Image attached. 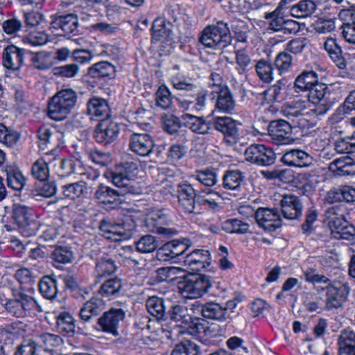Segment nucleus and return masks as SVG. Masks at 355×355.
Returning <instances> with one entry per match:
<instances>
[{"instance_id": "f257e3e1", "label": "nucleus", "mask_w": 355, "mask_h": 355, "mask_svg": "<svg viewBox=\"0 0 355 355\" xmlns=\"http://www.w3.org/2000/svg\"><path fill=\"white\" fill-rule=\"evenodd\" d=\"M198 41L205 48L214 50L226 48L232 41L228 24L220 20L207 25L200 32Z\"/></svg>"}, {"instance_id": "f03ea898", "label": "nucleus", "mask_w": 355, "mask_h": 355, "mask_svg": "<svg viewBox=\"0 0 355 355\" xmlns=\"http://www.w3.org/2000/svg\"><path fill=\"white\" fill-rule=\"evenodd\" d=\"M137 173V164L132 162H127L117 165L114 169L107 170L104 176L114 186L124 189L127 193L138 194L139 188L135 185L133 181Z\"/></svg>"}, {"instance_id": "7ed1b4c3", "label": "nucleus", "mask_w": 355, "mask_h": 355, "mask_svg": "<svg viewBox=\"0 0 355 355\" xmlns=\"http://www.w3.org/2000/svg\"><path fill=\"white\" fill-rule=\"evenodd\" d=\"M77 101L78 94L73 89L58 91L49 102L48 116L55 121L64 119L75 107Z\"/></svg>"}, {"instance_id": "20e7f679", "label": "nucleus", "mask_w": 355, "mask_h": 355, "mask_svg": "<svg viewBox=\"0 0 355 355\" xmlns=\"http://www.w3.org/2000/svg\"><path fill=\"white\" fill-rule=\"evenodd\" d=\"M308 97L315 105L310 111L317 116L326 114L337 101V94L333 87L322 83L315 85Z\"/></svg>"}, {"instance_id": "39448f33", "label": "nucleus", "mask_w": 355, "mask_h": 355, "mask_svg": "<svg viewBox=\"0 0 355 355\" xmlns=\"http://www.w3.org/2000/svg\"><path fill=\"white\" fill-rule=\"evenodd\" d=\"M180 294L185 298L196 299L208 293L211 283L205 275H191L178 282Z\"/></svg>"}, {"instance_id": "423d86ee", "label": "nucleus", "mask_w": 355, "mask_h": 355, "mask_svg": "<svg viewBox=\"0 0 355 355\" xmlns=\"http://www.w3.org/2000/svg\"><path fill=\"white\" fill-rule=\"evenodd\" d=\"M6 309L17 318L36 314L42 311L40 305L31 296L23 293H14L13 298L9 299L5 304Z\"/></svg>"}, {"instance_id": "0eeeda50", "label": "nucleus", "mask_w": 355, "mask_h": 355, "mask_svg": "<svg viewBox=\"0 0 355 355\" xmlns=\"http://www.w3.org/2000/svg\"><path fill=\"white\" fill-rule=\"evenodd\" d=\"M12 216L24 235L31 236L36 234L40 223L35 219L34 211L31 208L22 205H15Z\"/></svg>"}, {"instance_id": "6e6552de", "label": "nucleus", "mask_w": 355, "mask_h": 355, "mask_svg": "<svg viewBox=\"0 0 355 355\" xmlns=\"http://www.w3.org/2000/svg\"><path fill=\"white\" fill-rule=\"evenodd\" d=\"M264 19L268 21V30L280 33L283 35L295 34L300 30L298 22L286 19L283 16L282 11L277 8L272 12H266Z\"/></svg>"}, {"instance_id": "1a4fd4ad", "label": "nucleus", "mask_w": 355, "mask_h": 355, "mask_svg": "<svg viewBox=\"0 0 355 355\" xmlns=\"http://www.w3.org/2000/svg\"><path fill=\"white\" fill-rule=\"evenodd\" d=\"M178 207L184 214L199 213L196 192L192 184L183 182L177 185Z\"/></svg>"}, {"instance_id": "9d476101", "label": "nucleus", "mask_w": 355, "mask_h": 355, "mask_svg": "<svg viewBox=\"0 0 355 355\" xmlns=\"http://www.w3.org/2000/svg\"><path fill=\"white\" fill-rule=\"evenodd\" d=\"M125 317V312L121 308H111L97 319L96 329L117 336L119 324Z\"/></svg>"}, {"instance_id": "9b49d317", "label": "nucleus", "mask_w": 355, "mask_h": 355, "mask_svg": "<svg viewBox=\"0 0 355 355\" xmlns=\"http://www.w3.org/2000/svg\"><path fill=\"white\" fill-rule=\"evenodd\" d=\"M268 140L277 146L288 144L294 141L291 125L283 119L270 122L268 126Z\"/></svg>"}, {"instance_id": "f8f14e48", "label": "nucleus", "mask_w": 355, "mask_h": 355, "mask_svg": "<svg viewBox=\"0 0 355 355\" xmlns=\"http://www.w3.org/2000/svg\"><path fill=\"white\" fill-rule=\"evenodd\" d=\"M114 189L102 183L97 185L94 192V198L99 203L108 206L110 209L118 207L121 202V197L128 193L121 187Z\"/></svg>"}, {"instance_id": "ddd939ff", "label": "nucleus", "mask_w": 355, "mask_h": 355, "mask_svg": "<svg viewBox=\"0 0 355 355\" xmlns=\"http://www.w3.org/2000/svg\"><path fill=\"white\" fill-rule=\"evenodd\" d=\"M256 222L259 227L267 232H274L282 225L277 208L259 207L257 209Z\"/></svg>"}, {"instance_id": "4468645a", "label": "nucleus", "mask_w": 355, "mask_h": 355, "mask_svg": "<svg viewBox=\"0 0 355 355\" xmlns=\"http://www.w3.org/2000/svg\"><path fill=\"white\" fill-rule=\"evenodd\" d=\"M326 307L328 310L341 307L346 302L349 293L347 284L340 282L327 284Z\"/></svg>"}, {"instance_id": "2eb2a0df", "label": "nucleus", "mask_w": 355, "mask_h": 355, "mask_svg": "<svg viewBox=\"0 0 355 355\" xmlns=\"http://www.w3.org/2000/svg\"><path fill=\"white\" fill-rule=\"evenodd\" d=\"M119 130L118 123L110 119H101L95 128L94 136L98 143L107 145L116 140Z\"/></svg>"}, {"instance_id": "dca6fc26", "label": "nucleus", "mask_w": 355, "mask_h": 355, "mask_svg": "<svg viewBox=\"0 0 355 355\" xmlns=\"http://www.w3.org/2000/svg\"><path fill=\"white\" fill-rule=\"evenodd\" d=\"M240 123L229 116H218L214 118L213 125L220 132L229 144L236 143L239 139V125Z\"/></svg>"}, {"instance_id": "f3484780", "label": "nucleus", "mask_w": 355, "mask_h": 355, "mask_svg": "<svg viewBox=\"0 0 355 355\" xmlns=\"http://www.w3.org/2000/svg\"><path fill=\"white\" fill-rule=\"evenodd\" d=\"M155 147L153 138L147 133H133L129 139V148L135 154L149 156Z\"/></svg>"}, {"instance_id": "a211bd4d", "label": "nucleus", "mask_w": 355, "mask_h": 355, "mask_svg": "<svg viewBox=\"0 0 355 355\" xmlns=\"http://www.w3.org/2000/svg\"><path fill=\"white\" fill-rule=\"evenodd\" d=\"M39 139V147L42 150L51 149V150L59 147L63 144V135L54 128H49L46 125L40 127L37 132Z\"/></svg>"}, {"instance_id": "6ab92c4d", "label": "nucleus", "mask_w": 355, "mask_h": 355, "mask_svg": "<svg viewBox=\"0 0 355 355\" xmlns=\"http://www.w3.org/2000/svg\"><path fill=\"white\" fill-rule=\"evenodd\" d=\"M192 306L193 309L200 312L206 319L223 322L230 318V313L227 312L223 306L219 303L209 302L201 304L196 302L192 304Z\"/></svg>"}, {"instance_id": "aec40b11", "label": "nucleus", "mask_w": 355, "mask_h": 355, "mask_svg": "<svg viewBox=\"0 0 355 355\" xmlns=\"http://www.w3.org/2000/svg\"><path fill=\"white\" fill-rule=\"evenodd\" d=\"M185 266L193 271H200L211 264V254L208 250L196 249L182 257Z\"/></svg>"}, {"instance_id": "412c9836", "label": "nucleus", "mask_w": 355, "mask_h": 355, "mask_svg": "<svg viewBox=\"0 0 355 355\" xmlns=\"http://www.w3.org/2000/svg\"><path fill=\"white\" fill-rule=\"evenodd\" d=\"M209 96L211 100H215V108L219 112L231 114L234 110L236 101L227 87L218 91H211Z\"/></svg>"}, {"instance_id": "4be33fe9", "label": "nucleus", "mask_w": 355, "mask_h": 355, "mask_svg": "<svg viewBox=\"0 0 355 355\" xmlns=\"http://www.w3.org/2000/svg\"><path fill=\"white\" fill-rule=\"evenodd\" d=\"M191 245L189 239L173 240L163 245L157 251V256L164 260L173 259L183 256Z\"/></svg>"}, {"instance_id": "5701e85b", "label": "nucleus", "mask_w": 355, "mask_h": 355, "mask_svg": "<svg viewBox=\"0 0 355 355\" xmlns=\"http://www.w3.org/2000/svg\"><path fill=\"white\" fill-rule=\"evenodd\" d=\"M168 217L162 211H157L151 214L145 220L148 230L154 233L171 236L176 233V231L171 228H167L164 225L167 224Z\"/></svg>"}, {"instance_id": "b1692460", "label": "nucleus", "mask_w": 355, "mask_h": 355, "mask_svg": "<svg viewBox=\"0 0 355 355\" xmlns=\"http://www.w3.org/2000/svg\"><path fill=\"white\" fill-rule=\"evenodd\" d=\"M25 50L15 45H8L3 51V65L11 70H19L24 60Z\"/></svg>"}, {"instance_id": "393cba45", "label": "nucleus", "mask_w": 355, "mask_h": 355, "mask_svg": "<svg viewBox=\"0 0 355 355\" xmlns=\"http://www.w3.org/2000/svg\"><path fill=\"white\" fill-rule=\"evenodd\" d=\"M105 309L103 300L93 297L84 303L79 311V317L83 322H90L94 318L99 315Z\"/></svg>"}, {"instance_id": "a878e982", "label": "nucleus", "mask_w": 355, "mask_h": 355, "mask_svg": "<svg viewBox=\"0 0 355 355\" xmlns=\"http://www.w3.org/2000/svg\"><path fill=\"white\" fill-rule=\"evenodd\" d=\"M280 204L283 216L286 219H297L302 214V204L300 198L296 196H284L281 200Z\"/></svg>"}, {"instance_id": "bb28decb", "label": "nucleus", "mask_w": 355, "mask_h": 355, "mask_svg": "<svg viewBox=\"0 0 355 355\" xmlns=\"http://www.w3.org/2000/svg\"><path fill=\"white\" fill-rule=\"evenodd\" d=\"M110 107L107 101L100 97H92L87 102V114L92 119H110Z\"/></svg>"}, {"instance_id": "cd10ccee", "label": "nucleus", "mask_w": 355, "mask_h": 355, "mask_svg": "<svg viewBox=\"0 0 355 355\" xmlns=\"http://www.w3.org/2000/svg\"><path fill=\"white\" fill-rule=\"evenodd\" d=\"M282 161L287 166L302 168L312 165L313 158L304 150L292 149L283 155Z\"/></svg>"}, {"instance_id": "c85d7f7f", "label": "nucleus", "mask_w": 355, "mask_h": 355, "mask_svg": "<svg viewBox=\"0 0 355 355\" xmlns=\"http://www.w3.org/2000/svg\"><path fill=\"white\" fill-rule=\"evenodd\" d=\"M118 268L114 257L108 254H103L96 259L94 276L100 279L107 275L114 273Z\"/></svg>"}, {"instance_id": "c756f323", "label": "nucleus", "mask_w": 355, "mask_h": 355, "mask_svg": "<svg viewBox=\"0 0 355 355\" xmlns=\"http://www.w3.org/2000/svg\"><path fill=\"white\" fill-rule=\"evenodd\" d=\"M1 177L6 179L8 187L17 191L24 187L26 180L17 167L8 165L1 170Z\"/></svg>"}, {"instance_id": "7c9ffc66", "label": "nucleus", "mask_w": 355, "mask_h": 355, "mask_svg": "<svg viewBox=\"0 0 355 355\" xmlns=\"http://www.w3.org/2000/svg\"><path fill=\"white\" fill-rule=\"evenodd\" d=\"M329 169L335 175H352L355 174V162L349 156L341 157L331 162Z\"/></svg>"}, {"instance_id": "2f4dec72", "label": "nucleus", "mask_w": 355, "mask_h": 355, "mask_svg": "<svg viewBox=\"0 0 355 355\" xmlns=\"http://www.w3.org/2000/svg\"><path fill=\"white\" fill-rule=\"evenodd\" d=\"M318 74L313 70L303 71L297 76L294 82V87L297 92H309L311 93L312 89L319 84Z\"/></svg>"}, {"instance_id": "473e14b6", "label": "nucleus", "mask_w": 355, "mask_h": 355, "mask_svg": "<svg viewBox=\"0 0 355 355\" xmlns=\"http://www.w3.org/2000/svg\"><path fill=\"white\" fill-rule=\"evenodd\" d=\"M182 119L184 125L195 133L205 135L209 133L211 129V124L202 117L184 114L182 116Z\"/></svg>"}, {"instance_id": "72a5a7b5", "label": "nucleus", "mask_w": 355, "mask_h": 355, "mask_svg": "<svg viewBox=\"0 0 355 355\" xmlns=\"http://www.w3.org/2000/svg\"><path fill=\"white\" fill-rule=\"evenodd\" d=\"M339 355H355V332L343 329L338 338Z\"/></svg>"}, {"instance_id": "f704fd0d", "label": "nucleus", "mask_w": 355, "mask_h": 355, "mask_svg": "<svg viewBox=\"0 0 355 355\" xmlns=\"http://www.w3.org/2000/svg\"><path fill=\"white\" fill-rule=\"evenodd\" d=\"M123 287V281L119 277H113L103 283L98 290V293L103 297L110 300L120 296Z\"/></svg>"}, {"instance_id": "c9c22d12", "label": "nucleus", "mask_w": 355, "mask_h": 355, "mask_svg": "<svg viewBox=\"0 0 355 355\" xmlns=\"http://www.w3.org/2000/svg\"><path fill=\"white\" fill-rule=\"evenodd\" d=\"M116 69L110 62L102 61L90 66L87 69V75L93 78H113Z\"/></svg>"}, {"instance_id": "e433bc0d", "label": "nucleus", "mask_w": 355, "mask_h": 355, "mask_svg": "<svg viewBox=\"0 0 355 355\" xmlns=\"http://www.w3.org/2000/svg\"><path fill=\"white\" fill-rule=\"evenodd\" d=\"M78 24V19L73 14L60 15L51 22L53 28L60 29L64 35H69L76 31Z\"/></svg>"}, {"instance_id": "4c0bfd02", "label": "nucleus", "mask_w": 355, "mask_h": 355, "mask_svg": "<svg viewBox=\"0 0 355 355\" xmlns=\"http://www.w3.org/2000/svg\"><path fill=\"white\" fill-rule=\"evenodd\" d=\"M62 194L65 198L75 200L87 193V184L83 181L68 183L61 186Z\"/></svg>"}, {"instance_id": "58836bf2", "label": "nucleus", "mask_w": 355, "mask_h": 355, "mask_svg": "<svg viewBox=\"0 0 355 355\" xmlns=\"http://www.w3.org/2000/svg\"><path fill=\"white\" fill-rule=\"evenodd\" d=\"M317 5L312 0H301L292 5L290 14L295 18H306L311 17L316 10Z\"/></svg>"}, {"instance_id": "ea45409f", "label": "nucleus", "mask_w": 355, "mask_h": 355, "mask_svg": "<svg viewBox=\"0 0 355 355\" xmlns=\"http://www.w3.org/2000/svg\"><path fill=\"white\" fill-rule=\"evenodd\" d=\"M152 40L159 41L170 37L172 33V24L163 17L156 18L151 27Z\"/></svg>"}, {"instance_id": "a19ab883", "label": "nucleus", "mask_w": 355, "mask_h": 355, "mask_svg": "<svg viewBox=\"0 0 355 355\" xmlns=\"http://www.w3.org/2000/svg\"><path fill=\"white\" fill-rule=\"evenodd\" d=\"M148 312L157 320H164L166 317L164 300L157 296L149 297L146 302Z\"/></svg>"}, {"instance_id": "79ce46f5", "label": "nucleus", "mask_w": 355, "mask_h": 355, "mask_svg": "<svg viewBox=\"0 0 355 355\" xmlns=\"http://www.w3.org/2000/svg\"><path fill=\"white\" fill-rule=\"evenodd\" d=\"M324 48L337 67L340 69L345 68L346 61L342 55L341 48L334 38H327L324 43Z\"/></svg>"}, {"instance_id": "37998d69", "label": "nucleus", "mask_w": 355, "mask_h": 355, "mask_svg": "<svg viewBox=\"0 0 355 355\" xmlns=\"http://www.w3.org/2000/svg\"><path fill=\"white\" fill-rule=\"evenodd\" d=\"M209 92L205 89H199L196 85L194 90L189 91L185 94L186 97H189L191 101V110L199 112L204 110L206 107V100Z\"/></svg>"}, {"instance_id": "c03bdc74", "label": "nucleus", "mask_w": 355, "mask_h": 355, "mask_svg": "<svg viewBox=\"0 0 355 355\" xmlns=\"http://www.w3.org/2000/svg\"><path fill=\"white\" fill-rule=\"evenodd\" d=\"M56 328L60 333L69 336L75 332V320L73 316L65 311L60 313L56 317Z\"/></svg>"}, {"instance_id": "a18cd8bd", "label": "nucleus", "mask_w": 355, "mask_h": 355, "mask_svg": "<svg viewBox=\"0 0 355 355\" xmlns=\"http://www.w3.org/2000/svg\"><path fill=\"white\" fill-rule=\"evenodd\" d=\"M168 318L175 322H180L181 326L187 327L192 322L187 306L180 304L173 305L168 312Z\"/></svg>"}, {"instance_id": "49530a36", "label": "nucleus", "mask_w": 355, "mask_h": 355, "mask_svg": "<svg viewBox=\"0 0 355 355\" xmlns=\"http://www.w3.org/2000/svg\"><path fill=\"white\" fill-rule=\"evenodd\" d=\"M173 99L170 90L165 85H160L155 93V105L162 110H171L173 107Z\"/></svg>"}, {"instance_id": "de8ad7c7", "label": "nucleus", "mask_w": 355, "mask_h": 355, "mask_svg": "<svg viewBox=\"0 0 355 355\" xmlns=\"http://www.w3.org/2000/svg\"><path fill=\"white\" fill-rule=\"evenodd\" d=\"M39 290L44 297L48 300L55 299L58 293L55 279L50 276H44L40 281Z\"/></svg>"}, {"instance_id": "09e8293b", "label": "nucleus", "mask_w": 355, "mask_h": 355, "mask_svg": "<svg viewBox=\"0 0 355 355\" xmlns=\"http://www.w3.org/2000/svg\"><path fill=\"white\" fill-rule=\"evenodd\" d=\"M257 76L263 83H269L273 79V68L270 61L260 59L256 62L254 65Z\"/></svg>"}, {"instance_id": "8fccbe9b", "label": "nucleus", "mask_w": 355, "mask_h": 355, "mask_svg": "<svg viewBox=\"0 0 355 355\" xmlns=\"http://www.w3.org/2000/svg\"><path fill=\"white\" fill-rule=\"evenodd\" d=\"M53 60L51 53L40 51L32 55L31 62L35 68L40 70H44L49 69L54 64Z\"/></svg>"}, {"instance_id": "3c124183", "label": "nucleus", "mask_w": 355, "mask_h": 355, "mask_svg": "<svg viewBox=\"0 0 355 355\" xmlns=\"http://www.w3.org/2000/svg\"><path fill=\"white\" fill-rule=\"evenodd\" d=\"M243 179L244 176L241 171H227L223 178V186L226 189L235 190L241 186Z\"/></svg>"}, {"instance_id": "603ef678", "label": "nucleus", "mask_w": 355, "mask_h": 355, "mask_svg": "<svg viewBox=\"0 0 355 355\" xmlns=\"http://www.w3.org/2000/svg\"><path fill=\"white\" fill-rule=\"evenodd\" d=\"M31 175L35 179L40 182L47 180L49 176L48 163L43 158L37 159L32 164Z\"/></svg>"}, {"instance_id": "864d4df0", "label": "nucleus", "mask_w": 355, "mask_h": 355, "mask_svg": "<svg viewBox=\"0 0 355 355\" xmlns=\"http://www.w3.org/2000/svg\"><path fill=\"white\" fill-rule=\"evenodd\" d=\"M222 228L228 233L245 234L249 232V225L237 218L226 220L223 223Z\"/></svg>"}, {"instance_id": "5fc2aeb1", "label": "nucleus", "mask_w": 355, "mask_h": 355, "mask_svg": "<svg viewBox=\"0 0 355 355\" xmlns=\"http://www.w3.org/2000/svg\"><path fill=\"white\" fill-rule=\"evenodd\" d=\"M193 177L206 187H212L217 182V175L213 168L196 171Z\"/></svg>"}, {"instance_id": "6e6d98bb", "label": "nucleus", "mask_w": 355, "mask_h": 355, "mask_svg": "<svg viewBox=\"0 0 355 355\" xmlns=\"http://www.w3.org/2000/svg\"><path fill=\"white\" fill-rule=\"evenodd\" d=\"M158 246V242L155 236L149 234L143 236L136 242L137 250L141 253L152 252L155 251Z\"/></svg>"}, {"instance_id": "4d7b16f0", "label": "nucleus", "mask_w": 355, "mask_h": 355, "mask_svg": "<svg viewBox=\"0 0 355 355\" xmlns=\"http://www.w3.org/2000/svg\"><path fill=\"white\" fill-rule=\"evenodd\" d=\"M183 272L180 268L178 267H163L157 270V274L161 281L175 282L182 277L180 275Z\"/></svg>"}, {"instance_id": "13d9d810", "label": "nucleus", "mask_w": 355, "mask_h": 355, "mask_svg": "<svg viewBox=\"0 0 355 355\" xmlns=\"http://www.w3.org/2000/svg\"><path fill=\"white\" fill-rule=\"evenodd\" d=\"M51 258L58 263H69L72 261L73 252L67 246H58L53 251Z\"/></svg>"}, {"instance_id": "bf43d9fd", "label": "nucleus", "mask_w": 355, "mask_h": 355, "mask_svg": "<svg viewBox=\"0 0 355 355\" xmlns=\"http://www.w3.org/2000/svg\"><path fill=\"white\" fill-rule=\"evenodd\" d=\"M119 240H127L132 237L135 231L136 224L130 218H128L123 222L117 223Z\"/></svg>"}, {"instance_id": "052dcab7", "label": "nucleus", "mask_w": 355, "mask_h": 355, "mask_svg": "<svg viewBox=\"0 0 355 355\" xmlns=\"http://www.w3.org/2000/svg\"><path fill=\"white\" fill-rule=\"evenodd\" d=\"M236 69L239 74H243L252 68V62L250 56L243 50L235 51Z\"/></svg>"}, {"instance_id": "680f3d73", "label": "nucleus", "mask_w": 355, "mask_h": 355, "mask_svg": "<svg viewBox=\"0 0 355 355\" xmlns=\"http://www.w3.org/2000/svg\"><path fill=\"white\" fill-rule=\"evenodd\" d=\"M293 64V57L288 52L282 51L275 59V65L280 73L287 72Z\"/></svg>"}, {"instance_id": "e2e57ef3", "label": "nucleus", "mask_w": 355, "mask_h": 355, "mask_svg": "<svg viewBox=\"0 0 355 355\" xmlns=\"http://www.w3.org/2000/svg\"><path fill=\"white\" fill-rule=\"evenodd\" d=\"M200 352L199 346L196 344L187 341L176 345L171 355H198Z\"/></svg>"}, {"instance_id": "0e129e2a", "label": "nucleus", "mask_w": 355, "mask_h": 355, "mask_svg": "<svg viewBox=\"0 0 355 355\" xmlns=\"http://www.w3.org/2000/svg\"><path fill=\"white\" fill-rule=\"evenodd\" d=\"M277 156L274 150L263 144L257 166H270L275 164Z\"/></svg>"}, {"instance_id": "69168bd1", "label": "nucleus", "mask_w": 355, "mask_h": 355, "mask_svg": "<svg viewBox=\"0 0 355 355\" xmlns=\"http://www.w3.org/2000/svg\"><path fill=\"white\" fill-rule=\"evenodd\" d=\"M245 341L238 336L230 337L226 342L227 347L233 351V355H245L248 353V348L244 346Z\"/></svg>"}, {"instance_id": "338daca9", "label": "nucleus", "mask_w": 355, "mask_h": 355, "mask_svg": "<svg viewBox=\"0 0 355 355\" xmlns=\"http://www.w3.org/2000/svg\"><path fill=\"white\" fill-rule=\"evenodd\" d=\"M181 120L178 116L168 114L163 117V127L164 130L171 134L176 133L181 127Z\"/></svg>"}, {"instance_id": "774afa93", "label": "nucleus", "mask_w": 355, "mask_h": 355, "mask_svg": "<svg viewBox=\"0 0 355 355\" xmlns=\"http://www.w3.org/2000/svg\"><path fill=\"white\" fill-rule=\"evenodd\" d=\"M37 344L32 339L25 340L15 349V355H35Z\"/></svg>"}]
</instances>
